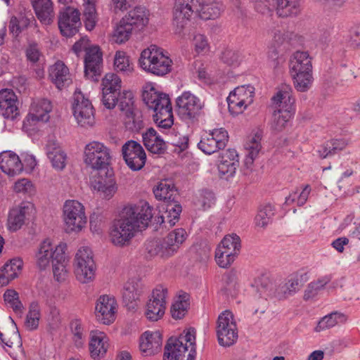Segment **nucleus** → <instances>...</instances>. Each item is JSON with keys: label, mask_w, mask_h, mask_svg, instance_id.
Instances as JSON below:
<instances>
[{"label": "nucleus", "mask_w": 360, "mask_h": 360, "mask_svg": "<svg viewBox=\"0 0 360 360\" xmlns=\"http://www.w3.org/2000/svg\"><path fill=\"white\" fill-rule=\"evenodd\" d=\"M311 191V188L309 184L304 185L302 186V191L299 194H297V192H295L286 198L285 203L287 205H290L294 202H296L298 206H302L307 201Z\"/></svg>", "instance_id": "nucleus-60"}, {"label": "nucleus", "mask_w": 360, "mask_h": 360, "mask_svg": "<svg viewBox=\"0 0 360 360\" xmlns=\"http://www.w3.org/2000/svg\"><path fill=\"white\" fill-rule=\"evenodd\" d=\"M96 0H84V20L86 28L91 30L96 25Z\"/></svg>", "instance_id": "nucleus-49"}, {"label": "nucleus", "mask_w": 360, "mask_h": 360, "mask_svg": "<svg viewBox=\"0 0 360 360\" xmlns=\"http://www.w3.org/2000/svg\"><path fill=\"white\" fill-rule=\"evenodd\" d=\"M200 7V0H176L173 11V25L176 32L181 31L187 25L192 15L198 13Z\"/></svg>", "instance_id": "nucleus-16"}, {"label": "nucleus", "mask_w": 360, "mask_h": 360, "mask_svg": "<svg viewBox=\"0 0 360 360\" xmlns=\"http://www.w3.org/2000/svg\"><path fill=\"white\" fill-rule=\"evenodd\" d=\"M125 117L124 122L125 127L131 131H139L143 127L142 116L139 112L136 110L124 112Z\"/></svg>", "instance_id": "nucleus-52"}, {"label": "nucleus", "mask_w": 360, "mask_h": 360, "mask_svg": "<svg viewBox=\"0 0 360 360\" xmlns=\"http://www.w3.org/2000/svg\"><path fill=\"white\" fill-rule=\"evenodd\" d=\"M46 154L55 169L61 171L65 167L67 155L59 143L49 141L46 146Z\"/></svg>", "instance_id": "nucleus-34"}, {"label": "nucleus", "mask_w": 360, "mask_h": 360, "mask_svg": "<svg viewBox=\"0 0 360 360\" xmlns=\"http://www.w3.org/2000/svg\"><path fill=\"white\" fill-rule=\"evenodd\" d=\"M52 108L51 102L46 98L33 101L29 112L23 121V128L27 131H32L40 123L47 122L50 119Z\"/></svg>", "instance_id": "nucleus-11"}, {"label": "nucleus", "mask_w": 360, "mask_h": 360, "mask_svg": "<svg viewBox=\"0 0 360 360\" xmlns=\"http://www.w3.org/2000/svg\"><path fill=\"white\" fill-rule=\"evenodd\" d=\"M73 265L76 278L80 283H88L94 279L96 267L90 248H80L75 254Z\"/></svg>", "instance_id": "nucleus-8"}, {"label": "nucleus", "mask_w": 360, "mask_h": 360, "mask_svg": "<svg viewBox=\"0 0 360 360\" xmlns=\"http://www.w3.org/2000/svg\"><path fill=\"white\" fill-rule=\"evenodd\" d=\"M311 58L305 51H296L289 62V71L297 91H307L311 86L314 78L312 75Z\"/></svg>", "instance_id": "nucleus-4"}, {"label": "nucleus", "mask_w": 360, "mask_h": 360, "mask_svg": "<svg viewBox=\"0 0 360 360\" xmlns=\"http://www.w3.org/2000/svg\"><path fill=\"white\" fill-rule=\"evenodd\" d=\"M143 101L153 111L171 103L169 96L158 91L152 84H147L142 93Z\"/></svg>", "instance_id": "nucleus-25"}, {"label": "nucleus", "mask_w": 360, "mask_h": 360, "mask_svg": "<svg viewBox=\"0 0 360 360\" xmlns=\"http://www.w3.org/2000/svg\"><path fill=\"white\" fill-rule=\"evenodd\" d=\"M63 217L65 230L68 233H79L87 224L85 207L76 200H68L64 202Z\"/></svg>", "instance_id": "nucleus-7"}, {"label": "nucleus", "mask_w": 360, "mask_h": 360, "mask_svg": "<svg viewBox=\"0 0 360 360\" xmlns=\"http://www.w3.org/2000/svg\"><path fill=\"white\" fill-rule=\"evenodd\" d=\"M213 138V141L219 144V146L224 148L229 141V135L227 131L224 128L214 129L208 132Z\"/></svg>", "instance_id": "nucleus-64"}, {"label": "nucleus", "mask_w": 360, "mask_h": 360, "mask_svg": "<svg viewBox=\"0 0 360 360\" xmlns=\"http://www.w3.org/2000/svg\"><path fill=\"white\" fill-rule=\"evenodd\" d=\"M0 168L8 176H14L22 172L23 164L16 153L4 151L0 154Z\"/></svg>", "instance_id": "nucleus-29"}, {"label": "nucleus", "mask_w": 360, "mask_h": 360, "mask_svg": "<svg viewBox=\"0 0 360 360\" xmlns=\"http://www.w3.org/2000/svg\"><path fill=\"white\" fill-rule=\"evenodd\" d=\"M32 4L36 15L41 23L49 25L53 22L54 13L51 0H33Z\"/></svg>", "instance_id": "nucleus-36"}, {"label": "nucleus", "mask_w": 360, "mask_h": 360, "mask_svg": "<svg viewBox=\"0 0 360 360\" xmlns=\"http://www.w3.org/2000/svg\"><path fill=\"white\" fill-rule=\"evenodd\" d=\"M17 96L11 89L0 91V113L6 118H15L18 114Z\"/></svg>", "instance_id": "nucleus-30"}, {"label": "nucleus", "mask_w": 360, "mask_h": 360, "mask_svg": "<svg viewBox=\"0 0 360 360\" xmlns=\"http://www.w3.org/2000/svg\"><path fill=\"white\" fill-rule=\"evenodd\" d=\"M169 299L168 289L162 285H157L146 304L145 315L148 320L156 321L165 314L166 304Z\"/></svg>", "instance_id": "nucleus-13"}, {"label": "nucleus", "mask_w": 360, "mask_h": 360, "mask_svg": "<svg viewBox=\"0 0 360 360\" xmlns=\"http://www.w3.org/2000/svg\"><path fill=\"white\" fill-rule=\"evenodd\" d=\"M118 305L114 297L100 296L96 304L95 316L98 321L105 325L112 323L116 319Z\"/></svg>", "instance_id": "nucleus-17"}, {"label": "nucleus", "mask_w": 360, "mask_h": 360, "mask_svg": "<svg viewBox=\"0 0 360 360\" xmlns=\"http://www.w3.org/2000/svg\"><path fill=\"white\" fill-rule=\"evenodd\" d=\"M215 202L214 195L208 190L202 191L195 201V205L198 209L206 210L210 208Z\"/></svg>", "instance_id": "nucleus-61"}, {"label": "nucleus", "mask_w": 360, "mask_h": 360, "mask_svg": "<svg viewBox=\"0 0 360 360\" xmlns=\"http://www.w3.org/2000/svg\"><path fill=\"white\" fill-rule=\"evenodd\" d=\"M110 149L98 141H91L84 148V162L94 169H101L110 163Z\"/></svg>", "instance_id": "nucleus-12"}, {"label": "nucleus", "mask_w": 360, "mask_h": 360, "mask_svg": "<svg viewBox=\"0 0 360 360\" xmlns=\"http://www.w3.org/2000/svg\"><path fill=\"white\" fill-rule=\"evenodd\" d=\"M154 121L158 127L169 130V132L172 133L174 129H172V127L174 124V120L171 103L166 105V106L161 107L159 110H154Z\"/></svg>", "instance_id": "nucleus-40"}, {"label": "nucleus", "mask_w": 360, "mask_h": 360, "mask_svg": "<svg viewBox=\"0 0 360 360\" xmlns=\"http://www.w3.org/2000/svg\"><path fill=\"white\" fill-rule=\"evenodd\" d=\"M114 67L117 72L129 75L134 71V66L129 57L123 51H117L114 58Z\"/></svg>", "instance_id": "nucleus-47"}, {"label": "nucleus", "mask_w": 360, "mask_h": 360, "mask_svg": "<svg viewBox=\"0 0 360 360\" xmlns=\"http://www.w3.org/2000/svg\"><path fill=\"white\" fill-rule=\"evenodd\" d=\"M195 333V328H190L178 338H170L165 346V357L169 360H194Z\"/></svg>", "instance_id": "nucleus-6"}, {"label": "nucleus", "mask_w": 360, "mask_h": 360, "mask_svg": "<svg viewBox=\"0 0 360 360\" xmlns=\"http://www.w3.org/2000/svg\"><path fill=\"white\" fill-rule=\"evenodd\" d=\"M347 145L345 139H335L326 141L319 146L316 153L321 159L330 157L342 150Z\"/></svg>", "instance_id": "nucleus-39"}, {"label": "nucleus", "mask_w": 360, "mask_h": 360, "mask_svg": "<svg viewBox=\"0 0 360 360\" xmlns=\"http://www.w3.org/2000/svg\"><path fill=\"white\" fill-rule=\"evenodd\" d=\"M198 148L204 153L211 155L219 150L224 149L213 141V138L208 133L202 135L200 141L198 144Z\"/></svg>", "instance_id": "nucleus-57"}, {"label": "nucleus", "mask_w": 360, "mask_h": 360, "mask_svg": "<svg viewBox=\"0 0 360 360\" xmlns=\"http://www.w3.org/2000/svg\"><path fill=\"white\" fill-rule=\"evenodd\" d=\"M32 22L36 23V20L33 17L30 19L27 16H22L19 20L17 17L13 16L8 25L9 32L13 36L17 37L24 28L28 27Z\"/></svg>", "instance_id": "nucleus-54"}, {"label": "nucleus", "mask_w": 360, "mask_h": 360, "mask_svg": "<svg viewBox=\"0 0 360 360\" xmlns=\"http://www.w3.org/2000/svg\"><path fill=\"white\" fill-rule=\"evenodd\" d=\"M67 246L60 243L54 245L49 239H45L39 246L36 253V262L40 269H46L52 263L53 273L58 282L65 281L68 276L65 256Z\"/></svg>", "instance_id": "nucleus-2"}, {"label": "nucleus", "mask_w": 360, "mask_h": 360, "mask_svg": "<svg viewBox=\"0 0 360 360\" xmlns=\"http://www.w3.org/2000/svg\"><path fill=\"white\" fill-rule=\"evenodd\" d=\"M295 101L291 86L286 84L282 85L273 96L272 101L276 108L271 122V129L274 131H283L288 122L292 117L295 113Z\"/></svg>", "instance_id": "nucleus-3"}, {"label": "nucleus", "mask_w": 360, "mask_h": 360, "mask_svg": "<svg viewBox=\"0 0 360 360\" xmlns=\"http://www.w3.org/2000/svg\"><path fill=\"white\" fill-rule=\"evenodd\" d=\"M146 250L150 256L160 255L162 257H171V254L166 252V243L164 240H153L146 243Z\"/></svg>", "instance_id": "nucleus-55"}, {"label": "nucleus", "mask_w": 360, "mask_h": 360, "mask_svg": "<svg viewBox=\"0 0 360 360\" xmlns=\"http://www.w3.org/2000/svg\"><path fill=\"white\" fill-rule=\"evenodd\" d=\"M149 11L145 7L136 6L131 10L124 17L135 30H142L148 23Z\"/></svg>", "instance_id": "nucleus-38"}, {"label": "nucleus", "mask_w": 360, "mask_h": 360, "mask_svg": "<svg viewBox=\"0 0 360 360\" xmlns=\"http://www.w3.org/2000/svg\"><path fill=\"white\" fill-rule=\"evenodd\" d=\"M162 209L165 210V212L160 216L161 223L168 224L169 226L175 225L181 212V206L180 204L175 200H172L164 204Z\"/></svg>", "instance_id": "nucleus-41"}, {"label": "nucleus", "mask_w": 360, "mask_h": 360, "mask_svg": "<svg viewBox=\"0 0 360 360\" xmlns=\"http://www.w3.org/2000/svg\"><path fill=\"white\" fill-rule=\"evenodd\" d=\"M172 60L165 51L156 45L143 49L139 59V66L145 72L162 77L172 70Z\"/></svg>", "instance_id": "nucleus-5"}, {"label": "nucleus", "mask_w": 360, "mask_h": 360, "mask_svg": "<svg viewBox=\"0 0 360 360\" xmlns=\"http://www.w3.org/2000/svg\"><path fill=\"white\" fill-rule=\"evenodd\" d=\"M73 115L77 123L84 127H91L95 122L94 109L91 101L84 94L76 91L74 94Z\"/></svg>", "instance_id": "nucleus-15"}, {"label": "nucleus", "mask_w": 360, "mask_h": 360, "mask_svg": "<svg viewBox=\"0 0 360 360\" xmlns=\"http://www.w3.org/2000/svg\"><path fill=\"white\" fill-rule=\"evenodd\" d=\"M143 142L147 150L154 154L163 153L166 149L165 141L153 128L148 129L142 134Z\"/></svg>", "instance_id": "nucleus-33"}, {"label": "nucleus", "mask_w": 360, "mask_h": 360, "mask_svg": "<svg viewBox=\"0 0 360 360\" xmlns=\"http://www.w3.org/2000/svg\"><path fill=\"white\" fill-rule=\"evenodd\" d=\"M192 46L198 55H205L210 51V44L207 36L195 34L192 39Z\"/></svg>", "instance_id": "nucleus-56"}, {"label": "nucleus", "mask_w": 360, "mask_h": 360, "mask_svg": "<svg viewBox=\"0 0 360 360\" xmlns=\"http://www.w3.org/2000/svg\"><path fill=\"white\" fill-rule=\"evenodd\" d=\"M300 11L299 0H277L276 13L280 17L296 15Z\"/></svg>", "instance_id": "nucleus-44"}, {"label": "nucleus", "mask_w": 360, "mask_h": 360, "mask_svg": "<svg viewBox=\"0 0 360 360\" xmlns=\"http://www.w3.org/2000/svg\"><path fill=\"white\" fill-rule=\"evenodd\" d=\"M79 12L73 8L68 7L60 15L58 27L61 34L65 37H72L78 31L80 23Z\"/></svg>", "instance_id": "nucleus-21"}, {"label": "nucleus", "mask_w": 360, "mask_h": 360, "mask_svg": "<svg viewBox=\"0 0 360 360\" xmlns=\"http://www.w3.org/2000/svg\"><path fill=\"white\" fill-rule=\"evenodd\" d=\"M35 212L34 205L30 202H23L18 207L11 209L7 221L8 229L12 231L20 229L26 221L33 219Z\"/></svg>", "instance_id": "nucleus-18"}, {"label": "nucleus", "mask_w": 360, "mask_h": 360, "mask_svg": "<svg viewBox=\"0 0 360 360\" xmlns=\"http://www.w3.org/2000/svg\"><path fill=\"white\" fill-rule=\"evenodd\" d=\"M122 81L119 76L115 73H108L102 79V91H118L121 89Z\"/></svg>", "instance_id": "nucleus-58"}, {"label": "nucleus", "mask_w": 360, "mask_h": 360, "mask_svg": "<svg viewBox=\"0 0 360 360\" xmlns=\"http://www.w3.org/2000/svg\"><path fill=\"white\" fill-rule=\"evenodd\" d=\"M176 191L174 184L167 179L160 181L153 190L155 198L163 200L164 204L174 200Z\"/></svg>", "instance_id": "nucleus-42"}, {"label": "nucleus", "mask_w": 360, "mask_h": 360, "mask_svg": "<svg viewBox=\"0 0 360 360\" xmlns=\"http://www.w3.org/2000/svg\"><path fill=\"white\" fill-rule=\"evenodd\" d=\"M224 11V6L220 2L213 1L200 4L198 13L202 19L210 20L219 18Z\"/></svg>", "instance_id": "nucleus-46"}, {"label": "nucleus", "mask_w": 360, "mask_h": 360, "mask_svg": "<svg viewBox=\"0 0 360 360\" xmlns=\"http://www.w3.org/2000/svg\"><path fill=\"white\" fill-rule=\"evenodd\" d=\"M274 207L270 204L262 206L258 211L255 221L257 226L265 227L271 223L272 217L274 216Z\"/></svg>", "instance_id": "nucleus-53"}, {"label": "nucleus", "mask_w": 360, "mask_h": 360, "mask_svg": "<svg viewBox=\"0 0 360 360\" xmlns=\"http://www.w3.org/2000/svg\"><path fill=\"white\" fill-rule=\"evenodd\" d=\"M345 321V316L342 314L333 312L323 317L318 323L315 330L320 332L324 330L334 327L340 322Z\"/></svg>", "instance_id": "nucleus-51"}, {"label": "nucleus", "mask_w": 360, "mask_h": 360, "mask_svg": "<svg viewBox=\"0 0 360 360\" xmlns=\"http://www.w3.org/2000/svg\"><path fill=\"white\" fill-rule=\"evenodd\" d=\"M128 22L122 18L115 27L112 37L116 43L122 44L128 41L135 30Z\"/></svg>", "instance_id": "nucleus-45"}, {"label": "nucleus", "mask_w": 360, "mask_h": 360, "mask_svg": "<svg viewBox=\"0 0 360 360\" xmlns=\"http://www.w3.org/2000/svg\"><path fill=\"white\" fill-rule=\"evenodd\" d=\"M261 140L262 133L257 131L248 136L245 141L244 145L246 150L245 164L248 167L253 164L255 159L257 157L261 150Z\"/></svg>", "instance_id": "nucleus-35"}, {"label": "nucleus", "mask_w": 360, "mask_h": 360, "mask_svg": "<svg viewBox=\"0 0 360 360\" xmlns=\"http://www.w3.org/2000/svg\"><path fill=\"white\" fill-rule=\"evenodd\" d=\"M109 338L107 335L100 330H91L89 333V351L94 360L104 357L109 348Z\"/></svg>", "instance_id": "nucleus-23"}, {"label": "nucleus", "mask_w": 360, "mask_h": 360, "mask_svg": "<svg viewBox=\"0 0 360 360\" xmlns=\"http://www.w3.org/2000/svg\"><path fill=\"white\" fill-rule=\"evenodd\" d=\"M240 248V238L238 235L225 236L216 249V262L220 267H229L238 255Z\"/></svg>", "instance_id": "nucleus-9"}, {"label": "nucleus", "mask_w": 360, "mask_h": 360, "mask_svg": "<svg viewBox=\"0 0 360 360\" xmlns=\"http://www.w3.org/2000/svg\"><path fill=\"white\" fill-rule=\"evenodd\" d=\"M102 53L98 46H92L86 53L84 59L85 76L92 79H96L100 75L102 68Z\"/></svg>", "instance_id": "nucleus-24"}, {"label": "nucleus", "mask_w": 360, "mask_h": 360, "mask_svg": "<svg viewBox=\"0 0 360 360\" xmlns=\"http://www.w3.org/2000/svg\"><path fill=\"white\" fill-rule=\"evenodd\" d=\"M152 210L148 203L143 201L124 207L110 228L112 243L119 247L128 245L137 232L148 226L153 215Z\"/></svg>", "instance_id": "nucleus-1"}, {"label": "nucleus", "mask_w": 360, "mask_h": 360, "mask_svg": "<svg viewBox=\"0 0 360 360\" xmlns=\"http://www.w3.org/2000/svg\"><path fill=\"white\" fill-rule=\"evenodd\" d=\"M239 165L238 155L236 150L228 149L222 153L218 165L221 177L226 179L233 176Z\"/></svg>", "instance_id": "nucleus-28"}, {"label": "nucleus", "mask_w": 360, "mask_h": 360, "mask_svg": "<svg viewBox=\"0 0 360 360\" xmlns=\"http://www.w3.org/2000/svg\"><path fill=\"white\" fill-rule=\"evenodd\" d=\"M124 160L134 171L141 169L145 165L146 155L143 147L134 141H129L122 148Z\"/></svg>", "instance_id": "nucleus-19"}, {"label": "nucleus", "mask_w": 360, "mask_h": 360, "mask_svg": "<svg viewBox=\"0 0 360 360\" xmlns=\"http://www.w3.org/2000/svg\"><path fill=\"white\" fill-rule=\"evenodd\" d=\"M40 319L41 309L39 305L37 302L31 303L24 323L25 328L30 331L37 330Z\"/></svg>", "instance_id": "nucleus-48"}, {"label": "nucleus", "mask_w": 360, "mask_h": 360, "mask_svg": "<svg viewBox=\"0 0 360 360\" xmlns=\"http://www.w3.org/2000/svg\"><path fill=\"white\" fill-rule=\"evenodd\" d=\"M72 340L77 347H82L86 342V332L79 319L72 320L70 323Z\"/></svg>", "instance_id": "nucleus-50"}, {"label": "nucleus", "mask_w": 360, "mask_h": 360, "mask_svg": "<svg viewBox=\"0 0 360 360\" xmlns=\"http://www.w3.org/2000/svg\"><path fill=\"white\" fill-rule=\"evenodd\" d=\"M255 97V88L251 85H243L235 88L227 98L230 112L233 115L242 113L250 104Z\"/></svg>", "instance_id": "nucleus-14"}, {"label": "nucleus", "mask_w": 360, "mask_h": 360, "mask_svg": "<svg viewBox=\"0 0 360 360\" xmlns=\"http://www.w3.org/2000/svg\"><path fill=\"white\" fill-rule=\"evenodd\" d=\"M176 106L178 113L182 118L191 119L199 115L204 103L194 94L186 91L177 98Z\"/></svg>", "instance_id": "nucleus-20"}, {"label": "nucleus", "mask_w": 360, "mask_h": 360, "mask_svg": "<svg viewBox=\"0 0 360 360\" xmlns=\"http://www.w3.org/2000/svg\"><path fill=\"white\" fill-rule=\"evenodd\" d=\"M162 334L158 330L144 332L139 338V349L145 356H153L161 351Z\"/></svg>", "instance_id": "nucleus-22"}, {"label": "nucleus", "mask_w": 360, "mask_h": 360, "mask_svg": "<svg viewBox=\"0 0 360 360\" xmlns=\"http://www.w3.org/2000/svg\"><path fill=\"white\" fill-rule=\"evenodd\" d=\"M4 301L15 312L21 311L22 304L19 300L18 293L13 289H8L4 294Z\"/></svg>", "instance_id": "nucleus-62"}, {"label": "nucleus", "mask_w": 360, "mask_h": 360, "mask_svg": "<svg viewBox=\"0 0 360 360\" xmlns=\"http://www.w3.org/2000/svg\"><path fill=\"white\" fill-rule=\"evenodd\" d=\"M144 292V285L139 279L129 280L124 285L122 298L129 309H134Z\"/></svg>", "instance_id": "nucleus-27"}, {"label": "nucleus", "mask_w": 360, "mask_h": 360, "mask_svg": "<svg viewBox=\"0 0 360 360\" xmlns=\"http://www.w3.org/2000/svg\"><path fill=\"white\" fill-rule=\"evenodd\" d=\"M120 110L123 112H130L135 110L134 95L131 91H123L119 94L118 102L117 103Z\"/></svg>", "instance_id": "nucleus-59"}, {"label": "nucleus", "mask_w": 360, "mask_h": 360, "mask_svg": "<svg viewBox=\"0 0 360 360\" xmlns=\"http://www.w3.org/2000/svg\"><path fill=\"white\" fill-rule=\"evenodd\" d=\"M216 333L219 344L229 347L238 339V328L233 313L226 310L217 319Z\"/></svg>", "instance_id": "nucleus-10"}, {"label": "nucleus", "mask_w": 360, "mask_h": 360, "mask_svg": "<svg viewBox=\"0 0 360 360\" xmlns=\"http://www.w3.org/2000/svg\"><path fill=\"white\" fill-rule=\"evenodd\" d=\"M188 237L184 229H176L168 233L164 238L166 243V252L172 256L177 252L181 245L186 241Z\"/></svg>", "instance_id": "nucleus-37"}, {"label": "nucleus", "mask_w": 360, "mask_h": 360, "mask_svg": "<svg viewBox=\"0 0 360 360\" xmlns=\"http://www.w3.org/2000/svg\"><path fill=\"white\" fill-rule=\"evenodd\" d=\"M26 58L32 64L39 62L43 58L42 52L39 45L35 42L30 43L25 50Z\"/></svg>", "instance_id": "nucleus-63"}, {"label": "nucleus", "mask_w": 360, "mask_h": 360, "mask_svg": "<svg viewBox=\"0 0 360 360\" xmlns=\"http://www.w3.org/2000/svg\"><path fill=\"white\" fill-rule=\"evenodd\" d=\"M49 77L58 89H63L72 84L68 68L61 60L56 61L49 68Z\"/></svg>", "instance_id": "nucleus-26"}, {"label": "nucleus", "mask_w": 360, "mask_h": 360, "mask_svg": "<svg viewBox=\"0 0 360 360\" xmlns=\"http://www.w3.org/2000/svg\"><path fill=\"white\" fill-rule=\"evenodd\" d=\"M22 266L23 261L19 257L8 261L0 269V286H5L17 278L20 274Z\"/></svg>", "instance_id": "nucleus-32"}, {"label": "nucleus", "mask_w": 360, "mask_h": 360, "mask_svg": "<svg viewBox=\"0 0 360 360\" xmlns=\"http://www.w3.org/2000/svg\"><path fill=\"white\" fill-rule=\"evenodd\" d=\"M94 191L103 199L109 200L117 191V186L114 177L110 175H99L92 183Z\"/></svg>", "instance_id": "nucleus-31"}, {"label": "nucleus", "mask_w": 360, "mask_h": 360, "mask_svg": "<svg viewBox=\"0 0 360 360\" xmlns=\"http://www.w3.org/2000/svg\"><path fill=\"white\" fill-rule=\"evenodd\" d=\"M189 295L184 292L180 294L171 307V314L174 319H181L186 314L189 308Z\"/></svg>", "instance_id": "nucleus-43"}]
</instances>
